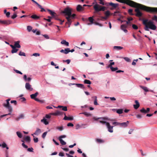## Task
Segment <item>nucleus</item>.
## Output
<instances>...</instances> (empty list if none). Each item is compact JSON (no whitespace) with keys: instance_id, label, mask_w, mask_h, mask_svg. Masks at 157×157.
Wrapping results in <instances>:
<instances>
[{"instance_id":"nucleus-48","label":"nucleus","mask_w":157,"mask_h":157,"mask_svg":"<svg viewBox=\"0 0 157 157\" xmlns=\"http://www.w3.org/2000/svg\"><path fill=\"white\" fill-rule=\"evenodd\" d=\"M3 105L5 107L10 106L9 102H6V104H4Z\"/></svg>"},{"instance_id":"nucleus-57","label":"nucleus","mask_w":157,"mask_h":157,"mask_svg":"<svg viewBox=\"0 0 157 157\" xmlns=\"http://www.w3.org/2000/svg\"><path fill=\"white\" fill-rule=\"evenodd\" d=\"M27 151L29 152H33V149L32 147L29 148L27 149Z\"/></svg>"},{"instance_id":"nucleus-45","label":"nucleus","mask_w":157,"mask_h":157,"mask_svg":"<svg viewBox=\"0 0 157 157\" xmlns=\"http://www.w3.org/2000/svg\"><path fill=\"white\" fill-rule=\"evenodd\" d=\"M18 50V49H17L16 48H14L12 49V50L11 53H16L17 52Z\"/></svg>"},{"instance_id":"nucleus-16","label":"nucleus","mask_w":157,"mask_h":157,"mask_svg":"<svg viewBox=\"0 0 157 157\" xmlns=\"http://www.w3.org/2000/svg\"><path fill=\"white\" fill-rule=\"evenodd\" d=\"M31 17L33 19L35 20H37L38 19H39L40 18V16H37L36 14H34L33 15H32L31 17Z\"/></svg>"},{"instance_id":"nucleus-59","label":"nucleus","mask_w":157,"mask_h":157,"mask_svg":"<svg viewBox=\"0 0 157 157\" xmlns=\"http://www.w3.org/2000/svg\"><path fill=\"white\" fill-rule=\"evenodd\" d=\"M121 29L123 30V29H125L126 28V26L125 25H121Z\"/></svg>"},{"instance_id":"nucleus-10","label":"nucleus","mask_w":157,"mask_h":157,"mask_svg":"<svg viewBox=\"0 0 157 157\" xmlns=\"http://www.w3.org/2000/svg\"><path fill=\"white\" fill-rule=\"evenodd\" d=\"M129 121H127L126 122L120 123V126L121 127L125 128L129 124Z\"/></svg>"},{"instance_id":"nucleus-38","label":"nucleus","mask_w":157,"mask_h":157,"mask_svg":"<svg viewBox=\"0 0 157 157\" xmlns=\"http://www.w3.org/2000/svg\"><path fill=\"white\" fill-rule=\"evenodd\" d=\"M84 82L85 84H91V81L85 79L84 80Z\"/></svg>"},{"instance_id":"nucleus-36","label":"nucleus","mask_w":157,"mask_h":157,"mask_svg":"<svg viewBox=\"0 0 157 157\" xmlns=\"http://www.w3.org/2000/svg\"><path fill=\"white\" fill-rule=\"evenodd\" d=\"M140 111L141 113L144 114H146L147 113V112L146 111V110L144 108H142L140 110Z\"/></svg>"},{"instance_id":"nucleus-32","label":"nucleus","mask_w":157,"mask_h":157,"mask_svg":"<svg viewBox=\"0 0 157 157\" xmlns=\"http://www.w3.org/2000/svg\"><path fill=\"white\" fill-rule=\"evenodd\" d=\"M82 8L81 5H79L77 6L76 10L77 11H79L82 9Z\"/></svg>"},{"instance_id":"nucleus-12","label":"nucleus","mask_w":157,"mask_h":157,"mask_svg":"<svg viewBox=\"0 0 157 157\" xmlns=\"http://www.w3.org/2000/svg\"><path fill=\"white\" fill-rule=\"evenodd\" d=\"M63 113L59 111H57L56 112L51 113V114L54 116H59L62 115Z\"/></svg>"},{"instance_id":"nucleus-2","label":"nucleus","mask_w":157,"mask_h":157,"mask_svg":"<svg viewBox=\"0 0 157 157\" xmlns=\"http://www.w3.org/2000/svg\"><path fill=\"white\" fill-rule=\"evenodd\" d=\"M62 12V13L64 14L65 15L67 16L66 17V18L67 21L70 23L69 19V17L72 13L71 10L69 7H67L65 8L63 11Z\"/></svg>"},{"instance_id":"nucleus-25","label":"nucleus","mask_w":157,"mask_h":157,"mask_svg":"<svg viewBox=\"0 0 157 157\" xmlns=\"http://www.w3.org/2000/svg\"><path fill=\"white\" fill-rule=\"evenodd\" d=\"M25 141L28 143H29L31 141L30 137L29 136H26L25 138Z\"/></svg>"},{"instance_id":"nucleus-13","label":"nucleus","mask_w":157,"mask_h":157,"mask_svg":"<svg viewBox=\"0 0 157 157\" xmlns=\"http://www.w3.org/2000/svg\"><path fill=\"white\" fill-rule=\"evenodd\" d=\"M135 102L136 103V105H133V107L135 109H137L140 106V105L138 101L137 100L135 101Z\"/></svg>"},{"instance_id":"nucleus-24","label":"nucleus","mask_w":157,"mask_h":157,"mask_svg":"<svg viewBox=\"0 0 157 157\" xmlns=\"http://www.w3.org/2000/svg\"><path fill=\"white\" fill-rule=\"evenodd\" d=\"M24 117V115L21 114H20L19 117L15 118V120L17 121H18L20 119L23 118Z\"/></svg>"},{"instance_id":"nucleus-18","label":"nucleus","mask_w":157,"mask_h":157,"mask_svg":"<svg viewBox=\"0 0 157 157\" xmlns=\"http://www.w3.org/2000/svg\"><path fill=\"white\" fill-rule=\"evenodd\" d=\"M23 78H24V80L25 81V82H27L28 81H30L32 79V78L30 77H29L28 78H27V76L26 75H24V77H23Z\"/></svg>"},{"instance_id":"nucleus-37","label":"nucleus","mask_w":157,"mask_h":157,"mask_svg":"<svg viewBox=\"0 0 157 157\" xmlns=\"http://www.w3.org/2000/svg\"><path fill=\"white\" fill-rule=\"evenodd\" d=\"M6 108H7L8 109L9 111L10 112L9 113L11 114L13 110L12 107L11 106H9L6 107Z\"/></svg>"},{"instance_id":"nucleus-28","label":"nucleus","mask_w":157,"mask_h":157,"mask_svg":"<svg viewBox=\"0 0 157 157\" xmlns=\"http://www.w3.org/2000/svg\"><path fill=\"white\" fill-rule=\"evenodd\" d=\"M114 110H116L117 113L119 114H121L123 113V109H116Z\"/></svg>"},{"instance_id":"nucleus-33","label":"nucleus","mask_w":157,"mask_h":157,"mask_svg":"<svg viewBox=\"0 0 157 157\" xmlns=\"http://www.w3.org/2000/svg\"><path fill=\"white\" fill-rule=\"evenodd\" d=\"M114 49H116L117 50H120L123 48V47L121 46H114L113 47Z\"/></svg>"},{"instance_id":"nucleus-53","label":"nucleus","mask_w":157,"mask_h":157,"mask_svg":"<svg viewBox=\"0 0 157 157\" xmlns=\"http://www.w3.org/2000/svg\"><path fill=\"white\" fill-rule=\"evenodd\" d=\"M114 62L110 63V64L106 68H110V67H112V65H114Z\"/></svg>"},{"instance_id":"nucleus-22","label":"nucleus","mask_w":157,"mask_h":157,"mask_svg":"<svg viewBox=\"0 0 157 157\" xmlns=\"http://www.w3.org/2000/svg\"><path fill=\"white\" fill-rule=\"evenodd\" d=\"M38 94V93L37 92H36L34 94H33L31 95V98L32 99H34L36 98V97L37 96Z\"/></svg>"},{"instance_id":"nucleus-14","label":"nucleus","mask_w":157,"mask_h":157,"mask_svg":"<svg viewBox=\"0 0 157 157\" xmlns=\"http://www.w3.org/2000/svg\"><path fill=\"white\" fill-rule=\"evenodd\" d=\"M47 10L49 12L50 15L52 16V17H55V16L56 13L48 9H47Z\"/></svg>"},{"instance_id":"nucleus-11","label":"nucleus","mask_w":157,"mask_h":157,"mask_svg":"<svg viewBox=\"0 0 157 157\" xmlns=\"http://www.w3.org/2000/svg\"><path fill=\"white\" fill-rule=\"evenodd\" d=\"M30 84L29 83H26L25 85V87L26 89L30 91H32L33 90V88H32Z\"/></svg>"},{"instance_id":"nucleus-19","label":"nucleus","mask_w":157,"mask_h":157,"mask_svg":"<svg viewBox=\"0 0 157 157\" xmlns=\"http://www.w3.org/2000/svg\"><path fill=\"white\" fill-rule=\"evenodd\" d=\"M61 44L66 45L67 46H68L69 45V43L68 42L66 41L65 40H62L61 42Z\"/></svg>"},{"instance_id":"nucleus-1","label":"nucleus","mask_w":157,"mask_h":157,"mask_svg":"<svg viewBox=\"0 0 157 157\" xmlns=\"http://www.w3.org/2000/svg\"><path fill=\"white\" fill-rule=\"evenodd\" d=\"M116 0L121 3L127 4L132 7H136V6H137L139 7L140 8L145 10L147 11H156L157 10H157V8L148 7L144 6L142 5V4L137 3L130 0Z\"/></svg>"},{"instance_id":"nucleus-3","label":"nucleus","mask_w":157,"mask_h":157,"mask_svg":"<svg viewBox=\"0 0 157 157\" xmlns=\"http://www.w3.org/2000/svg\"><path fill=\"white\" fill-rule=\"evenodd\" d=\"M94 8L96 12H98L100 11H104L106 9V7L105 6H101L98 5L97 2L95 3V5L94 6Z\"/></svg>"},{"instance_id":"nucleus-29","label":"nucleus","mask_w":157,"mask_h":157,"mask_svg":"<svg viewBox=\"0 0 157 157\" xmlns=\"http://www.w3.org/2000/svg\"><path fill=\"white\" fill-rule=\"evenodd\" d=\"M110 4V6H112L114 8H116L119 5V4L118 3L115 4L112 2H111Z\"/></svg>"},{"instance_id":"nucleus-40","label":"nucleus","mask_w":157,"mask_h":157,"mask_svg":"<svg viewBox=\"0 0 157 157\" xmlns=\"http://www.w3.org/2000/svg\"><path fill=\"white\" fill-rule=\"evenodd\" d=\"M16 134L19 138H21L22 137V135L21 132H17Z\"/></svg>"},{"instance_id":"nucleus-8","label":"nucleus","mask_w":157,"mask_h":157,"mask_svg":"<svg viewBox=\"0 0 157 157\" xmlns=\"http://www.w3.org/2000/svg\"><path fill=\"white\" fill-rule=\"evenodd\" d=\"M0 23L2 24L8 25L12 24V22L10 20L6 21L0 20Z\"/></svg>"},{"instance_id":"nucleus-30","label":"nucleus","mask_w":157,"mask_h":157,"mask_svg":"<svg viewBox=\"0 0 157 157\" xmlns=\"http://www.w3.org/2000/svg\"><path fill=\"white\" fill-rule=\"evenodd\" d=\"M41 132V130L40 129L37 128L36 130L35 131V132L34 133V134L35 135H37L39 133H40Z\"/></svg>"},{"instance_id":"nucleus-62","label":"nucleus","mask_w":157,"mask_h":157,"mask_svg":"<svg viewBox=\"0 0 157 157\" xmlns=\"http://www.w3.org/2000/svg\"><path fill=\"white\" fill-rule=\"evenodd\" d=\"M99 122L103 124H106V125L108 123V122H107L106 121H100Z\"/></svg>"},{"instance_id":"nucleus-20","label":"nucleus","mask_w":157,"mask_h":157,"mask_svg":"<svg viewBox=\"0 0 157 157\" xmlns=\"http://www.w3.org/2000/svg\"><path fill=\"white\" fill-rule=\"evenodd\" d=\"M20 41H17L15 42L14 43V46L15 48H21V46L19 44Z\"/></svg>"},{"instance_id":"nucleus-26","label":"nucleus","mask_w":157,"mask_h":157,"mask_svg":"<svg viewBox=\"0 0 157 157\" xmlns=\"http://www.w3.org/2000/svg\"><path fill=\"white\" fill-rule=\"evenodd\" d=\"M80 114H83L87 117H90V116H91V114L90 113H89L86 112H83V113H80Z\"/></svg>"},{"instance_id":"nucleus-31","label":"nucleus","mask_w":157,"mask_h":157,"mask_svg":"<svg viewBox=\"0 0 157 157\" xmlns=\"http://www.w3.org/2000/svg\"><path fill=\"white\" fill-rule=\"evenodd\" d=\"M127 20H128L127 21H126L124 20V21H122L121 22H126V24H128L130 23V21H132L133 20V18L132 17H131L130 18H127Z\"/></svg>"},{"instance_id":"nucleus-52","label":"nucleus","mask_w":157,"mask_h":157,"mask_svg":"<svg viewBox=\"0 0 157 157\" xmlns=\"http://www.w3.org/2000/svg\"><path fill=\"white\" fill-rule=\"evenodd\" d=\"M17 17V15L16 13H14L13 15H12L11 17V18L12 19H14L15 18H16Z\"/></svg>"},{"instance_id":"nucleus-51","label":"nucleus","mask_w":157,"mask_h":157,"mask_svg":"<svg viewBox=\"0 0 157 157\" xmlns=\"http://www.w3.org/2000/svg\"><path fill=\"white\" fill-rule=\"evenodd\" d=\"M96 141L99 143H101L103 142L104 141L103 140H101L100 139H97L96 140Z\"/></svg>"},{"instance_id":"nucleus-4","label":"nucleus","mask_w":157,"mask_h":157,"mask_svg":"<svg viewBox=\"0 0 157 157\" xmlns=\"http://www.w3.org/2000/svg\"><path fill=\"white\" fill-rule=\"evenodd\" d=\"M146 7H147V6H146ZM135 7H138V8H137L135 10V11L136 12V16H137V17H141L142 16V13L141 12H140V11L139 10V8L141 9L140 8L137 6H136ZM150 8H157V7H150ZM141 10H145L147 12H151V13H153V12H156L157 13V10H157V11H152V12H151V11H147L145 10H143L142 9H141Z\"/></svg>"},{"instance_id":"nucleus-35","label":"nucleus","mask_w":157,"mask_h":157,"mask_svg":"<svg viewBox=\"0 0 157 157\" xmlns=\"http://www.w3.org/2000/svg\"><path fill=\"white\" fill-rule=\"evenodd\" d=\"M104 14L105 15V16L107 17H108L110 14L109 11L108 10L105 11V12Z\"/></svg>"},{"instance_id":"nucleus-56","label":"nucleus","mask_w":157,"mask_h":157,"mask_svg":"<svg viewBox=\"0 0 157 157\" xmlns=\"http://www.w3.org/2000/svg\"><path fill=\"white\" fill-rule=\"evenodd\" d=\"M47 133V132H44L42 135V137L43 139H44L46 136Z\"/></svg>"},{"instance_id":"nucleus-63","label":"nucleus","mask_w":157,"mask_h":157,"mask_svg":"<svg viewBox=\"0 0 157 157\" xmlns=\"http://www.w3.org/2000/svg\"><path fill=\"white\" fill-rule=\"evenodd\" d=\"M10 102L11 103H14L15 105H16L17 104V101L16 100H12Z\"/></svg>"},{"instance_id":"nucleus-21","label":"nucleus","mask_w":157,"mask_h":157,"mask_svg":"<svg viewBox=\"0 0 157 157\" xmlns=\"http://www.w3.org/2000/svg\"><path fill=\"white\" fill-rule=\"evenodd\" d=\"M75 85L78 87L80 88H82V89L85 88L84 86L82 84H79V83H76Z\"/></svg>"},{"instance_id":"nucleus-23","label":"nucleus","mask_w":157,"mask_h":157,"mask_svg":"<svg viewBox=\"0 0 157 157\" xmlns=\"http://www.w3.org/2000/svg\"><path fill=\"white\" fill-rule=\"evenodd\" d=\"M140 87L143 89L146 92L149 91V90H148V88L147 87L140 86Z\"/></svg>"},{"instance_id":"nucleus-15","label":"nucleus","mask_w":157,"mask_h":157,"mask_svg":"<svg viewBox=\"0 0 157 157\" xmlns=\"http://www.w3.org/2000/svg\"><path fill=\"white\" fill-rule=\"evenodd\" d=\"M65 117H64L63 119L65 120H70L72 121L73 120V117H67L66 116L65 114L64 113Z\"/></svg>"},{"instance_id":"nucleus-61","label":"nucleus","mask_w":157,"mask_h":157,"mask_svg":"<svg viewBox=\"0 0 157 157\" xmlns=\"http://www.w3.org/2000/svg\"><path fill=\"white\" fill-rule=\"evenodd\" d=\"M100 1V4H101L102 5H105V3H104V0H99Z\"/></svg>"},{"instance_id":"nucleus-46","label":"nucleus","mask_w":157,"mask_h":157,"mask_svg":"<svg viewBox=\"0 0 157 157\" xmlns=\"http://www.w3.org/2000/svg\"><path fill=\"white\" fill-rule=\"evenodd\" d=\"M69 52H70V48H65L64 50V54H67Z\"/></svg>"},{"instance_id":"nucleus-39","label":"nucleus","mask_w":157,"mask_h":157,"mask_svg":"<svg viewBox=\"0 0 157 157\" xmlns=\"http://www.w3.org/2000/svg\"><path fill=\"white\" fill-rule=\"evenodd\" d=\"M61 144L62 145H65L66 144V143L62 139H60V140H59Z\"/></svg>"},{"instance_id":"nucleus-6","label":"nucleus","mask_w":157,"mask_h":157,"mask_svg":"<svg viewBox=\"0 0 157 157\" xmlns=\"http://www.w3.org/2000/svg\"><path fill=\"white\" fill-rule=\"evenodd\" d=\"M106 125L108 132L111 133L113 132V126H111L109 122H108Z\"/></svg>"},{"instance_id":"nucleus-5","label":"nucleus","mask_w":157,"mask_h":157,"mask_svg":"<svg viewBox=\"0 0 157 157\" xmlns=\"http://www.w3.org/2000/svg\"><path fill=\"white\" fill-rule=\"evenodd\" d=\"M147 24L149 27V29L153 30H155L157 28L156 26L154 25L153 22L151 21L150 20L148 21L147 22Z\"/></svg>"},{"instance_id":"nucleus-60","label":"nucleus","mask_w":157,"mask_h":157,"mask_svg":"<svg viewBox=\"0 0 157 157\" xmlns=\"http://www.w3.org/2000/svg\"><path fill=\"white\" fill-rule=\"evenodd\" d=\"M132 10L130 9L128 10V13L131 15H133V14L132 13Z\"/></svg>"},{"instance_id":"nucleus-7","label":"nucleus","mask_w":157,"mask_h":157,"mask_svg":"<svg viewBox=\"0 0 157 157\" xmlns=\"http://www.w3.org/2000/svg\"><path fill=\"white\" fill-rule=\"evenodd\" d=\"M76 16V15L75 14H73L71 15L69 17V19L70 20V23L69 21H67V22H66V24H69V26H68V27L69 28L70 26V25L72 21H71V19H74L75 18V17Z\"/></svg>"},{"instance_id":"nucleus-54","label":"nucleus","mask_w":157,"mask_h":157,"mask_svg":"<svg viewBox=\"0 0 157 157\" xmlns=\"http://www.w3.org/2000/svg\"><path fill=\"white\" fill-rule=\"evenodd\" d=\"M138 61V59H134L133 60V62H132V65H136V62H135V61L137 62Z\"/></svg>"},{"instance_id":"nucleus-58","label":"nucleus","mask_w":157,"mask_h":157,"mask_svg":"<svg viewBox=\"0 0 157 157\" xmlns=\"http://www.w3.org/2000/svg\"><path fill=\"white\" fill-rule=\"evenodd\" d=\"M66 137V136L65 135H61L59 136V140H60V139H62V138H65Z\"/></svg>"},{"instance_id":"nucleus-17","label":"nucleus","mask_w":157,"mask_h":157,"mask_svg":"<svg viewBox=\"0 0 157 157\" xmlns=\"http://www.w3.org/2000/svg\"><path fill=\"white\" fill-rule=\"evenodd\" d=\"M41 122L44 123L45 125H48L49 124V122L47 121L46 119L44 118L41 120Z\"/></svg>"},{"instance_id":"nucleus-44","label":"nucleus","mask_w":157,"mask_h":157,"mask_svg":"<svg viewBox=\"0 0 157 157\" xmlns=\"http://www.w3.org/2000/svg\"><path fill=\"white\" fill-rule=\"evenodd\" d=\"M56 128L59 131H62L63 129V126H58Z\"/></svg>"},{"instance_id":"nucleus-41","label":"nucleus","mask_w":157,"mask_h":157,"mask_svg":"<svg viewBox=\"0 0 157 157\" xmlns=\"http://www.w3.org/2000/svg\"><path fill=\"white\" fill-rule=\"evenodd\" d=\"M120 123L117 122H113L112 123V124L113 125H114V126H119L120 124Z\"/></svg>"},{"instance_id":"nucleus-34","label":"nucleus","mask_w":157,"mask_h":157,"mask_svg":"<svg viewBox=\"0 0 157 157\" xmlns=\"http://www.w3.org/2000/svg\"><path fill=\"white\" fill-rule=\"evenodd\" d=\"M2 146L3 148H6L7 149H9V147L7 146V144L5 142H3Z\"/></svg>"},{"instance_id":"nucleus-64","label":"nucleus","mask_w":157,"mask_h":157,"mask_svg":"<svg viewBox=\"0 0 157 157\" xmlns=\"http://www.w3.org/2000/svg\"><path fill=\"white\" fill-rule=\"evenodd\" d=\"M62 110L64 111H67V108L66 106H63L62 107Z\"/></svg>"},{"instance_id":"nucleus-55","label":"nucleus","mask_w":157,"mask_h":157,"mask_svg":"<svg viewBox=\"0 0 157 157\" xmlns=\"http://www.w3.org/2000/svg\"><path fill=\"white\" fill-rule=\"evenodd\" d=\"M132 27L134 29H137L138 28V26L135 24H133L132 25Z\"/></svg>"},{"instance_id":"nucleus-9","label":"nucleus","mask_w":157,"mask_h":157,"mask_svg":"<svg viewBox=\"0 0 157 157\" xmlns=\"http://www.w3.org/2000/svg\"><path fill=\"white\" fill-rule=\"evenodd\" d=\"M148 19H145V20H143V23L144 25H145V27H144V29L146 31H149V27L147 25V22L148 21Z\"/></svg>"},{"instance_id":"nucleus-27","label":"nucleus","mask_w":157,"mask_h":157,"mask_svg":"<svg viewBox=\"0 0 157 157\" xmlns=\"http://www.w3.org/2000/svg\"><path fill=\"white\" fill-rule=\"evenodd\" d=\"M94 98L95 100L94 102V104L95 105H98L99 104L97 102V97L95 96L94 97H92V98Z\"/></svg>"},{"instance_id":"nucleus-49","label":"nucleus","mask_w":157,"mask_h":157,"mask_svg":"<svg viewBox=\"0 0 157 157\" xmlns=\"http://www.w3.org/2000/svg\"><path fill=\"white\" fill-rule=\"evenodd\" d=\"M32 29V27L30 26H28L27 27V30L29 32H30Z\"/></svg>"},{"instance_id":"nucleus-50","label":"nucleus","mask_w":157,"mask_h":157,"mask_svg":"<svg viewBox=\"0 0 157 157\" xmlns=\"http://www.w3.org/2000/svg\"><path fill=\"white\" fill-rule=\"evenodd\" d=\"M127 62H130V59L128 57H125L123 58Z\"/></svg>"},{"instance_id":"nucleus-42","label":"nucleus","mask_w":157,"mask_h":157,"mask_svg":"<svg viewBox=\"0 0 157 157\" xmlns=\"http://www.w3.org/2000/svg\"><path fill=\"white\" fill-rule=\"evenodd\" d=\"M88 19L89 21L90 22L91 24H94L93 21H94V19L92 17H90L88 18Z\"/></svg>"},{"instance_id":"nucleus-43","label":"nucleus","mask_w":157,"mask_h":157,"mask_svg":"<svg viewBox=\"0 0 157 157\" xmlns=\"http://www.w3.org/2000/svg\"><path fill=\"white\" fill-rule=\"evenodd\" d=\"M112 71H114L118 70V68L117 67H111L110 68Z\"/></svg>"},{"instance_id":"nucleus-47","label":"nucleus","mask_w":157,"mask_h":157,"mask_svg":"<svg viewBox=\"0 0 157 157\" xmlns=\"http://www.w3.org/2000/svg\"><path fill=\"white\" fill-rule=\"evenodd\" d=\"M19 55L20 56H26L25 53H24V52H22L21 51H20L19 52Z\"/></svg>"}]
</instances>
